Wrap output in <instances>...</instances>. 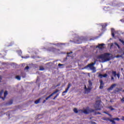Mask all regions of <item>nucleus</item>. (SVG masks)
<instances>
[{
	"instance_id": "1",
	"label": "nucleus",
	"mask_w": 124,
	"mask_h": 124,
	"mask_svg": "<svg viewBox=\"0 0 124 124\" xmlns=\"http://www.w3.org/2000/svg\"><path fill=\"white\" fill-rule=\"evenodd\" d=\"M97 59L99 60L100 62H106L110 61V54L104 53L97 56Z\"/></svg>"
},
{
	"instance_id": "2",
	"label": "nucleus",
	"mask_w": 124,
	"mask_h": 124,
	"mask_svg": "<svg viewBox=\"0 0 124 124\" xmlns=\"http://www.w3.org/2000/svg\"><path fill=\"white\" fill-rule=\"evenodd\" d=\"M94 64H95V62H94V63H92L91 64H88L87 66L85 67L84 68H82V69H86V68H88V67H89L90 68V69H91V70H93V72H95V71H96V70H95V67H94V66H93V65H94Z\"/></svg>"
},
{
	"instance_id": "3",
	"label": "nucleus",
	"mask_w": 124,
	"mask_h": 124,
	"mask_svg": "<svg viewBox=\"0 0 124 124\" xmlns=\"http://www.w3.org/2000/svg\"><path fill=\"white\" fill-rule=\"evenodd\" d=\"M84 89L85 90V93H90V92H91V90H92V87H88V88H87V86H86V85H85Z\"/></svg>"
},
{
	"instance_id": "4",
	"label": "nucleus",
	"mask_w": 124,
	"mask_h": 124,
	"mask_svg": "<svg viewBox=\"0 0 124 124\" xmlns=\"http://www.w3.org/2000/svg\"><path fill=\"white\" fill-rule=\"evenodd\" d=\"M112 74L113 76H114V77H116V76H117L118 79H120V76H121V75H120V73L117 74V72L112 71Z\"/></svg>"
},
{
	"instance_id": "5",
	"label": "nucleus",
	"mask_w": 124,
	"mask_h": 124,
	"mask_svg": "<svg viewBox=\"0 0 124 124\" xmlns=\"http://www.w3.org/2000/svg\"><path fill=\"white\" fill-rule=\"evenodd\" d=\"M81 113H84V114H89L90 113V110H89V108H87L83 110H80Z\"/></svg>"
},
{
	"instance_id": "6",
	"label": "nucleus",
	"mask_w": 124,
	"mask_h": 124,
	"mask_svg": "<svg viewBox=\"0 0 124 124\" xmlns=\"http://www.w3.org/2000/svg\"><path fill=\"white\" fill-rule=\"evenodd\" d=\"M59 92V90H56L55 92L51 93L49 96H48L46 98V100H48V98H50L51 96H53L54 94L57 93Z\"/></svg>"
},
{
	"instance_id": "7",
	"label": "nucleus",
	"mask_w": 124,
	"mask_h": 124,
	"mask_svg": "<svg viewBox=\"0 0 124 124\" xmlns=\"http://www.w3.org/2000/svg\"><path fill=\"white\" fill-rule=\"evenodd\" d=\"M70 87H71V84L69 83L68 87H67V88L66 89L65 91H64L62 93H67V92H68V90H69Z\"/></svg>"
},
{
	"instance_id": "8",
	"label": "nucleus",
	"mask_w": 124,
	"mask_h": 124,
	"mask_svg": "<svg viewBox=\"0 0 124 124\" xmlns=\"http://www.w3.org/2000/svg\"><path fill=\"white\" fill-rule=\"evenodd\" d=\"M100 105L99 104H97V102L94 105V107L95 108V110H101L100 108H99V106Z\"/></svg>"
},
{
	"instance_id": "9",
	"label": "nucleus",
	"mask_w": 124,
	"mask_h": 124,
	"mask_svg": "<svg viewBox=\"0 0 124 124\" xmlns=\"http://www.w3.org/2000/svg\"><path fill=\"white\" fill-rule=\"evenodd\" d=\"M103 86H104V84H103V81L102 79L100 80V89L102 90L103 89Z\"/></svg>"
},
{
	"instance_id": "10",
	"label": "nucleus",
	"mask_w": 124,
	"mask_h": 124,
	"mask_svg": "<svg viewBox=\"0 0 124 124\" xmlns=\"http://www.w3.org/2000/svg\"><path fill=\"white\" fill-rule=\"evenodd\" d=\"M104 44H98V46H96V48H98L100 49H103L104 48Z\"/></svg>"
},
{
	"instance_id": "11",
	"label": "nucleus",
	"mask_w": 124,
	"mask_h": 124,
	"mask_svg": "<svg viewBox=\"0 0 124 124\" xmlns=\"http://www.w3.org/2000/svg\"><path fill=\"white\" fill-rule=\"evenodd\" d=\"M116 86H117V84H112L109 88L108 89V91H112Z\"/></svg>"
},
{
	"instance_id": "12",
	"label": "nucleus",
	"mask_w": 124,
	"mask_h": 124,
	"mask_svg": "<svg viewBox=\"0 0 124 124\" xmlns=\"http://www.w3.org/2000/svg\"><path fill=\"white\" fill-rule=\"evenodd\" d=\"M99 77L100 78H106V77H107V76H108V75H107V74H105V75H102L101 74H99V75H98Z\"/></svg>"
},
{
	"instance_id": "13",
	"label": "nucleus",
	"mask_w": 124,
	"mask_h": 124,
	"mask_svg": "<svg viewBox=\"0 0 124 124\" xmlns=\"http://www.w3.org/2000/svg\"><path fill=\"white\" fill-rule=\"evenodd\" d=\"M114 45H115L116 46H117L118 47V49H120L121 48V47L120 46L119 44H118V43H112L111 44L110 47H113V46H114Z\"/></svg>"
},
{
	"instance_id": "14",
	"label": "nucleus",
	"mask_w": 124,
	"mask_h": 124,
	"mask_svg": "<svg viewBox=\"0 0 124 124\" xmlns=\"http://www.w3.org/2000/svg\"><path fill=\"white\" fill-rule=\"evenodd\" d=\"M8 94V93L7 92V91H5L4 93V97H1L2 99L3 100H4V99H5V97H6V96Z\"/></svg>"
},
{
	"instance_id": "15",
	"label": "nucleus",
	"mask_w": 124,
	"mask_h": 124,
	"mask_svg": "<svg viewBox=\"0 0 124 124\" xmlns=\"http://www.w3.org/2000/svg\"><path fill=\"white\" fill-rule=\"evenodd\" d=\"M122 91V88L120 89L119 88H116V90L114 91L115 93H120Z\"/></svg>"
},
{
	"instance_id": "16",
	"label": "nucleus",
	"mask_w": 124,
	"mask_h": 124,
	"mask_svg": "<svg viewBox=\"0 0 124 124\" xmlns=\"http://www.w3.org/2000/svg\"><path fill=\"white\" fill-rule=\"evenodd\" d=\"M115 30H114V29H111V34H112V37H114L115 36Z\"/></svg>"
},
{
	"instance_id": "17",
	"label": "nucleus",
	"mask_w": 124,
	"mask_h": 124,
	"mask_svg": "<svg viewBox=\"0 0 124 124\" xmlns=\"http://www.w3.org/2000/svg\"><path fill=\"white\" fill-rule=\"evenodd\" d=\"M58 66L60 67V68H63V66H64V64L59 63L58 64Z\"/></svg>"
},
{
	"instance_id": "18",
	"label": "nucleus",
	"mask_w": 124,
	"mask_h": 124,
	"mask_svg": "<svg viewBox=\"0 0 124 124\" xmlns=\"http://www.w3.org/2000/svg\"><path fill=\"white\" fill-rule=\"evenodd\" d=\"M106 27H107V24L106 23L102 25V30H103L104 29H105Z\"/></svg>"
},
{
	"instance_id": "19",
	"label": "nucleus",
	"mask_w": 124,
	"mask_h": 124,
	"mask_svg": "<svg viewBox=\"0 0 124 124\" xmlns=\"http://www.w3.org/2000/svg\"><path fill=\"white\" fill-rule=\"evenodd\" d=\"M12 103H13V100H11L7 104V105H11V104H12Z\"/></svg>"
},
{
	"instance_id": "20",
	"label": "nucleus",
	"mask_w": 124,
	"mask_h": 124,
	"mask_svg": "<svg viewBox=\"0 0 124 124\" xmlns=\"http://www.w3.org/2000/svg\"><path fill=\"white\" fill-rule=\"evenodd\" d=\"M89 87L91 88L92 86H93V83L92 82V81L89 80Z\"/></svg>"
},
{
	"instance_id": "21",
	"label": "nucleus",
	"mask_w": 124,
	"mask_h": 124,
	"mask_svg": "<svg viewBox=\"0 0 124 124\" xmlns=\"http://www.w3.org/2000/svg\"><path fill=\"white\" fill-rule=\"evenodd\" d=\"M40 101V99H39L38 100H36L34 102L35 104H38V103H39Z\"/></svg>"
},
{
	"instance_id": "22",
	"label": "nucleus",
	"mask_w": 124,
	"mask_h": 124,
	"mask_svg": "<svg viewBox=\"0 0 124 124\" xmlns=\"http://www.w3.org/2000/svg\"><path fill=\"white\" fill-rule=\"evenodd\" d=\"M16 79H17V80H21V77L20 76H17L16 77Z\"/></svg>"
},
{
	"instance_id": "23",
	"label": "nucleus",
	"mask_w": 124,
	"mask_h": 124,
	"mask_svg": "<svg viewBox=\"0 0 124 124\" xmlns=\"http://www.w3.org/2000/svg\"><path fill=\"white\" fill-rule=\"evenodd\" d=\"M108 109H109L111 111L115 110V108H113L112 106L108 107Z\"/></svg>"
},
{
	"instance_id": "24",
	"label": "nucleus",
	"mask_w": 124,
	"mask_h": 124,
	"mask_svg": "<svg viewBox=\"0 0 124 124\" xmlns=\"http://www.w3.org/2000/svg\"><path fill=\"white\" fill-rule=\"evenodd\" d=\"M119 41H120V42H121V43L124 45V41L122 39H119Z\"/></svg>"
},
{
	"instance_id": "25",
	"label": "nucleus",
	"mask_w": 124,
	"mask_h": 124,
	"mask_svg": "<svg viewBox=\"0 0 124 124\" xmlns=\"http://www.w3.org/2000/svg\"><path fill=\"white\" fill-rule=\"evenodd\" d=\"M54 45H55V46H57L58 47L61 46V45H62V44H53Z\"/></svg>"
},
{
	"instance_id": "26",
	"label": "nucleus",
	"mask_w": 124,
	"mask_h": 124,
	"mask_svg": "<svg viewBox=\"0 0 124 124\" xmlns=\"http://www.w3.org/2000/svg\"><path fill=\"white\" fill-rule=\"evenodd\" d=\"M3 90H2L0 92V98L1 96V95L3 93Z\"/></svg>"
},
{
	"instance_id": "27",
	"label": "nucleus",
	"mask_w": 124,
	"mask_h": 124,
	"mask_svg": "<svg viewBox=\"0 0 124 124\" xmlns=\"http://www.w3.org/2000/svg\"><path fill=\"white\" fill-rule=\"evenodd\" d=\"M74 112L75 113H78V110L77 109V108H74Z\"/></svg>"
},
{
	"instance_id": "28",
	"label": "nucleus",
	"mask_w": 124,
	"mask_h": 124,
	"mask_svg": "<svg viewBox=\"0 0 124 124\" xmlns=\"http://www.w3.org/2000/svg\"><path fill=\"white\" fill-rule=\"evenodd\" d=\"M113 120L114 121H120V118H113Z\"/></svg>"
},
{
	"instance_id": "29",
	"label": "nucleus",
	"mask_w": 124,
	"mask_h": 124,
	"mask_svg": "<svg viewBox=\"0 0 124 124\" xmlns=\"http://www.w3.org/2000/svg\"><path fill=\"white\" fill-rule=\"evenodd\" d=\"M40 70L41 71H43V70H44V68L43 67H40Z\"/></svg>"
},
{
	"instance_id": "30",
	"label": "nucleus",
	"mask_w": 124,
	"mask_h": 124,
	"mask_svg": "<svg viewBox=\"0 0 124 124\" xmlns=\"http://www.w3.org/2000/svg\"><path fill=\"white\" fill-rule=\"evenodd\" d=\"M110 122L112 123V124H116V122H115V121L113 120H111Z\"/></svg>"
},
{
	"instance_id": "31",
	"label": "nucleus",
	"mask_w": 124,
	"mask_h": 124,
	"mask_svg": "<svg viewBox=\"0 0 124 124\" xmlns=\"http://www.w3.org/2000/svg\"><path fill=\"white\" fill-rule=\"evenodd\" d=\"M82 42H79V40H78L77 42H76V43H77V44H80V43H81Z\"/></svg>"
},
{
	"instance_id": "32",
	"label": "nucleus",
	"mask_w": 124,
	"mask_h": 124,
	"mask_svg": "<svg viewBox=\"0 0 124 124\" xmlns=\"http://www.w3.org/2000/svg\"><path fill=\"white\" fill-rule=\"evenodd\" d=\"M19 55H22V51L19 50L18 51Z\"/></svg>"
},
{
	"instance_id": "33",
	"label": "nucleus",
	"mask_w": 124,
	"mask_h": 124,
	"mask_svg": "<svg viewBox=\"0 0 124 124\" xmlns=\"http://www.w3.org/2000/svg\"><path fill=\"white\" fill-rule=\"evenodd\" d=\"M116 58H123V55H118Z\"/></svg>"
},
{
	"instance_id": "34",
	"label": "nucleus",
	"mask_w": 124,
	"mask_h": 124,
	"mask_svg": "<svg viewBox=\"0 0 124 124\" xmlns=\"http://www.w3.org/2000/svg\"><path fill=\"white\" fill-rule=\"evenodd\" d=\"M121 101H122V103H124V97L121 99Z\"/></svg>"
},
{
	"instance_id": "35",
	"label": "nucleus",
	"mask_w": 124,
	"mask_h": 124,
	"mask_svg": "<svg viewBox=\"0 0 124 124\" xmlns=\"http://www.w3.org/2000/svg\"><path fill=\"white\" fill-rule=\"evenodd\" d=\"M58 96H59V94H58L56 96H55L54 98H53V99H56V98H57V97H58Z\"/></svg>"
},
{
	"instance_id": "36",
	"label": "nucleus",
	"mask_w": 124,
	"mask_h": 124,
	"mask_svg": "<svg viewBox=\"0 0 124 124\" xmlns=\"http://www.w3.org/2000/svg\"><path fill=\"white\" fill-rule=\"evenodd\" d=\"M29 68H30V67L28 66H27V67H25V69L26 70H28V69H29Z\"/></svg>"
},
{
	"instance_id": "37",
	"label": "nucleus",
	"mask_w": 124,
	"mask_h": 124,
	"mask_svg": "<svg viewBox=\"0 0 124 124\" xmlns=\"http://www.w3.org/2000/svg\"><path fill=\"white\" fill-rule=\"evenodd\" d=\"M22 59H28V58H29V57H22Z\"/></svg>"
},
{
	"instance_id": "38",
	"label": "nucleus",
	"mask_w": 124,
	"mask_h": 124,
	"mask_svg": "<svg viewBox=\"0 0 124 124\" xmlns=\"http://www.w3.org/2000/svg\"><path fill=\"white\" fill-rule=\"evenodd\" d=\"M70 54H72V52H70L67 53V55H70Z\"/></svg>"
},
{
	"instance_id": "39",
	"label": "nucleus",
	"mask_w": 124,
	"mask_h": 124,
	"mask_svg": "<svg viewBox=\"0 0 124 124\" xmlns=\"http://www.w3.org/2000/svg\"><path fill=\"white\" fill-rule=\"evenodd\" d=\"M122 121H124V116L122 117V118L121 119Z\"/></svg>"
},
{
	"instance_id": "40",
	"label": "nucleus",
	"mask_w": 124,
	"mask_h": 124,
	"mask_svg": "<svg viewBox=\"0 0 124 124\" xmlns=\"http://www.w3.org/2000/svg\"><path fill=\"white\" fill-rule=\"evenodd\" d=\"M45 102H46V100H44L43 101V103H45Z\"/></svg>"
},
{
	"instance_id": "41",
	"label": "nucleus",
	"mask_w": 124,
	"mask_h": 124,
	"mask_svg": "<svg viewBox=\"0 0 124 124\" xmlns=\"http://www.w3.org/2000/svg\"><path fill=\"white\" fill-rule=\"evenodd\" d=\"M111 80H114V77H111Z\"/></svg>"
},
{
	"instance_id": "42",
	"label": "nucleus",
	"mask_w": 124,
	"mask_h": 124,
	"mask_svg": "<svg viewBox=\"0 0 124 124\" xmlns=\"http://www.w3.org/2000/svg\"><path fill=\"white\" fill-rule=\"evenodd\" d=\"M1 81V77H0V82Z\"/></svg>"
},
{
	"instance_id": "43",
	"label": "nucleus",
	"mask_w": 124,
	"mask_h": 124,
	"mask_svg": "<svg viewBox=\"0 0 124 124\" xmlns=\"http://www.w3.org/2000/svg\"><path fill=\"white\" fill-rule=\"evenodd\" d=\"M97 114H98L99 115H100V112H98Z\"/></svg>"
},
{
	"instance_id": "44",
	"label": "nucleus",
	"mask_w": 124,
	"mask_h": 124,
	"mask_svg": "<svg viewBox=\"0 0 124 124\" xmlns=\"http://www.w3.org/2000/svg\"><path fill=\"white\" fill-rule=\"evenodd\" d=\"M106 8V7H105V8H104V10H105Z\"/></svg>"
},
{
	"instance_id": "45",
	"label": "nucleus",
	"mask_w": 124,
	"mask_h": 124,
	"mask_svg": "<svg viewBox=\"0 0 124 124\" xmlns=\"http://www.w3.org/2000/svg\"><path fill=\"white\" fill-rule=\"evenodd\" d=\"M122 92H123L124 93V90H123Z\"/></svg>"
},
{
	"instance_id": "46",
	"label": "nucleus",
	"mask_w": 124,
	"mask_h": 124,
	"mask_svg": "<svg viewBox=\"0 0 124 124\" xmlns=\"http://www.w3.org/2000/svg\"><path fill=\"white\" fill-rule=\"evenodd\" d=\"M123 70V68H122V69H121V70Z\"/></svg>"
},
{
	"instance_id": "47",
	"label": "nucleus",
	"mask_w": 124,
	"mask_h": 124,
	"mask_svg": "<svg viewBox=\"0 0 124 124\" xmlns=\"http://www.w3.org/2000/svg\"><path fill=\"white\" fill-rule=\"evenodd\" d=\"M104 113H106V112H104Z\"/></svg>"
},
{
	"instance_id": "48",
	"label": "nucleus",
	"mask_w": 124,
	"mask_h": 124,
	"mask_svg": "<svg viewBox=\"0 0 124 124\" xmlns=\"http://www.w3.org/2000/svg\"><path fill=\"white\" fill-rule=\"evenodd\" d=\"M121 21H123V20H121Z\"/></svg>"
}]
</instances>
